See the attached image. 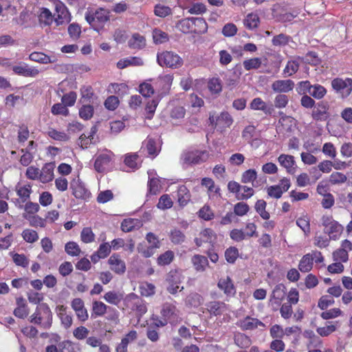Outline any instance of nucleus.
I'll return each instance as SVG.
<instances>
[{
    "label": "nucleus",
    "mask_w": 352,
    "mask_h": 352,
    "mask_svg": "<svg viewBox=\"0 0 352 352\" xmlns=\"http://www.w3.org/2000/svg\"><path fill=\"white\" fill-rule=\"evenodd\" d=\"M29 321L44 330L50 329L53 323V313L46 302L36 306L34 312L30 316Z\"/></svg>",
    "instance_id": "obj_1"
},
{
    "label": "nucleus",
    "mask_w": 352,
    "mask_h": 352,
    "mask_svg": "<svg viewBox=\"0 0 352 352\" xmlns=\"http://www.w3.org/2000/svg\"><path fill=\"white\" fill-rule=\"evenodd\" d=\"M85 17L91 28L99 32L110 20V11L102 8L91 9L86 12Z\"/></svg>",
    "instance_id": "obj_2"
},
{
    "label": "nucleus",
    "mask_w": 352,
    "mask_h": 352,
    "mask_svg": "<svg viewBox=\"0 0 352 352\" xmlns=\"http://www.w3.org/2000/svg\"><path fill=\"white\" fill-rule=\"evenodd\" d=\"M210 157V153L206 150L191 148L185 151L182 154L184 163L189 165H197L206 162Z\"/></svg>",
    "instance_id": "obj_3"
},
{
    "label": "nucleus",
    "mask_w": 352,
    "mask_h": 352,
    "mask_svg": "<svg viewBox=\"0 0 352 352\" xmlns=\"http://www.w3.org/2000/svg\"><path fill=\"white\" fill-rule=\"evenodd\" d=\"M157 60L160 65L172 69L179 68L184 64L183 59L177 54L170 51L158 53Z\"/></svg>",
    "instance_id": "obj_4"
},
{
    "label": "nucleus",
    "mask_w": 352,
    "mask_h": 352,
    "mask_svg": "<svg viewBox=\"0 0 352 352\" xmlns=\"http://www.w3.org/2000/svg\"><path fill=\"white\" fill-rule=\"evenodd\" d=\"M124 305L126 308L135 311L136 316L139 318L147 311V307L143 300L133 293L124 298Z\"/></svg>",
    "instance_id": "obj_5"
},
{
    "label": "nucleus",
    "mask_w": 352,
    "mask_h": 352,
    "mask_svg": "<svg viewBox=\"0 0 352 352\" xmlns=\"http://www.w3.org/2000/svg\"><path fill=\"white\" fill-rule=\"evenodd\" d=\"M183 276L178 270H172L166 275V281L168 283L167 291L171 294H176L180 288Z\"/></svg>",
    "instance_id": "obj_6"
},
{
    "label": "nucleus",
    "mask_w": 352,
    "mask_h": 352,
    "mask_svg": "<svg viewBox=\"0 0 352 352\" xmlns=\"http://www.w3.org/2000/svg\"><path fill=\"white\" fill-rule=\"evenodd\" d=\"M291 186L289 178L283 177L280 180L279 184L270 186L267 188V195L272 198L280 199L285 192H287Z\"/></svg>",
    "instance_id": "obj_7"
},
{
    "label": "nucleus",
    "mask_w": 352,
    "mask_h": 352,
    "mask_svg": "<svg viewBox=\"0 0 352 352\" xmlns=\"http://www.w3.org/2000/svg\"><path fill=\"white\" fill-rule=\"evenodd\" d=\"M331 87L333 90L341 94L343 97H347L352 91V78H336L331 81Z\"/></svg>",
    "instance_id": "obj_8"
},
{
    "label": "nucleus",
    "mask_w": 352,
    "mask_h": 352,
    "mask_svg": "<svg viewBox=\"0 0 352 352\" xmlns=\"http://www.w3.org/2000/svg\"><path fill=\"white\" fill-rule=\"evenodd\" d=\"M209 120L214 128L220 130L221 131H223L226 128L230 127L233 123L232 116L227 111L221 112L217 117L210 116Z\"/></svg>",
    "instance_id": "obj_9"
},
{
    "label": "nucleus",
    "mask_w": 352,
    "mask_h": 352,
    "mask_svg": "<svg viewBox=\"0 0 352 352\" xmlns=\"http://www.w3.org/2000/svg\"><path fill=\"white\" fill-rule=\"evenodd\" d=\"M160 151L161 146L157 144L156 140L151 137H147L146 139L143 141L140 152L153 159L158 155Z\"/></svg>",
    "instance_id": "obj_10"
},
{
    "label": "nucleus",
    "mask_w": 352,
    "mask_h": 352,
    "mask_svg": "<svg viewBox=\"0 0 352 352\" xmlns=\"http://www.w3.org/2000/svg\"><path fill=\"white\" fill-rule=\"evenodd\" d=\"M114 154L112 151L106 149L104 151L99 153L94 162V168L98 173H103L110 165Z\"/></svg>",
    "instance_id": "obj_11"
},
{
    "label": "nucleus",
    "mask_w": 352,
    "mask_h": 352,
    "mask_svg": "<svg viewBox=\"0 0 352 352\" xmlns=\"http://www.w3.org/2000/svg\"><path fill=\"white\" fill-rule=\"evenodd\" d=\"M352 250V243L344 239L341 242L340 247L333 251V259L336 262L346 263L349 260V252Z\"/></svg>",
    "instance_id": "obj_12"
},
{
    "label": "nucleus",
    "mask_w": 352,
    "mask_h": 352,
    "mask_svg": "<svg viewBox=\"0 0 352 352\" xmlns=\"http://www.w3.org/2000/svg\"><path fill=\"white\" fill-rule=\"evenodd\" d=\"M110 270L118 275H122L126 270V263L118 253H113L107 261Z\"/></svg>",
    "instance_id": "obj_13"
},
{
    "label": "nucleus",
    "mask_w": 352,
    "mask_h": 352,
    "mask_svg": "<svg viewBox=\"0 0 352 352\" xmlns=\"http://www.w3.org/2000/svg\"><path fill=\"white\" fill-rule=\"evenodd\" d=\"M236 325L243 331H252L259 327H265V324L262 321L250 316L239 320L236 322Z\"/></svg>",
    "instance_id": "obj_14"
},
{
    "label": "nucleus",
    "mask_w": 352,
    "mask_h": 352,
    "mask_svg": "<svg viewBox=\"0 0 352 352\" xmlns=\"http://www.w3.org/2000/svg\"><path fill=\"white\" fill-rule=\"evenodd\" d=\"M206 312L210 314V317L221 316L227 310V305L222 301L212 300L205 305Z\"/></svg>",
    "instance_id": "obj_15"
},
{
    "label": "nucleus",
    "mask_w": 352,
    "mask_h": 352,
    "mask_svg": "<svg viewBox=\"0 0 352 352\" xmlns=\"http://www.w3.org/2000/svg\"><path fill=\"white\" fill-rule=\"evenodd\" d=\"M329 104L327 102L320 101L314 107L311 117L316 121H324L329 117Z\"/></svg>",
    "instance_id": "obj_16"
},
{
    "label": "nucleus",
    "mask_w": 352,
    "mask_h": 352,
    "mask_svg": "<svg viewBox=\"0 0 352 352\" xmlns=\"http://www.w3.org/2000/svg\"><path fill=\"white\" fill-rule=\"evenodd\" d=\"M217 239V234L214 231L209 228L202 230L199 236L195 239V243L197 247H200L203 243L213 244Z\"/></svg>",
    "instance_id": "obj_17"
},
{
    "label": "nucleus",
    "mask_w": 352,
    "mask_h": 352,
    "mask_svg": "<svg viewBox=\"0 0 352 352\" xmlns=\"http://www.w3.org/2000/svg\"><path fill=\"white\" fill-rule=\"evenodd\" d=\"M67 309V307L63 305H58L55 309L61 324L66 329L70 328L73 324V316L71 313H68Z\"/></svg>",
    "instance_id": "obj_18"
},
{
    "label": "nucleus",
    "mask_w": 352,
    "mask_h": 352,
    "mask_svg": "<svg viewBox=\"0 0 352 352\" xmlns=\"http://www.w3.org/2000/svg\"><path fill=\"white\" fill-rule=\"evenodd\" d=\"M56 17L54 19V21L56 23V25H60L65 23H69L71 20L70 13L69 12L68 9L61 2H59L56 4L55 7Z\"/></svg>",
    "instance_id": "obj_19"
},
{
    "label": "nucleus",
    "mask_w": 352,
    "mask_h": 352,
    "mask_svg": "<svg viewBox=\"0 0 352 352\" xmlns=\"http://www.w3.org/2000/svg\"><path fill=\"white\" fill-rule=\"evenodd\" d=\"M14 73L24 77H36L39 74V70L36 67H30L28 64L23 63L12 67Z\"/></svg>",
    "instance_id": "obj_20"
},
{
    "label": "nucleus",
    "mask_w": 352,
    "mask_h": 352,
    "mask_svg": "<svg viewBox=\"0 0 352 352\" xmlns=\"http://www.w3.org/2000/svg\"><path fill=\"white\" fill-rule=\"evenodd\" d=\"M16 305V307L13 311L14 316L20 319L27 318L30 313V309L25 299L22 296L17 297Z\"/></svg>",
    "instance_id": "obj_21"
},
{
    "label": "nucleus",
    "mask_w": 352,
    "mask_h": 352,
    "mask_svg": "<svg viewBox=\"0 0 352 352\" xmlns=\"http://www.w3.org/2000/svg\"><path fill=\"white\" fill-rule=\"evenodd\" d=\"M217 287L228 297L234 296L236 294V287L230 276L220 278Z\"/></svg>",
    "instance_id": "obj_22"
},
{
    "label": "nucleus",
    "mask_w": 352,
    "mask_h": 352,
    "mask_svg": "<svg viewBox=\"0 0 352 352\" xmlns=\"http://www.w3.org/2000/svg\"><path fill=\"white\" fill-rule=\"evenodd\" d=\"M278 162L289 174L293 175L296 172V162L293 155L280 154L278 157Z\"/></svg>",
    "instance_id": "obj_23"
},
{
    "label": "nucleus",
    "mask_w": 352,
    "mask_h": 352,
    "mask_svg": "<svg viewBox=\"0 0 352 352\" xmlns=\"http://www.w3.org/2000/svg\"><path fill=\"white\" fill-rule=\"evenodd\" d=\"M32 185L27 182L24 184H18L15 186V192L19 197L20 201L23 204L28 201L32 192Z\"/></svg>",
    "instance_id": "obj_24"
},
{
    "label": "nucleus",
    "mask_w": 352,
    "mask_h": 352,
    "mask_svg": "<svg viewBox=\"0 0 352 352\" xmlns=\"http://www.w3.org/2000/svg\"><path fill=\"white\" fill-rule=\"evenodd\" d=\"M294 83L292 80H278L272 85V89L277 93H287L294 89Z\"/></svg>",
    "instance_id": "obj_25"
},
{
    "label": "nucleus",
    "mask_w": 352,
    "mask_h": 352,
    "mask_svg": "<svg viewBox=\"0 0 352 352\" xmlns=\"http://www.w3.org/2000/svg\"><path fill=\"white\" fill-rule=\"evenodd\" d=\"M55 164L54 163L45 164L40 170L39 181L43 184L48 183L54 179V170Z\"/></svg>",
    "instance_id": "obj_26"
},
{
    "label": "nucleus",
    "mask_w": 352,
    "mask_h": 352,
    "mask_svg": "<svg viewBox=\"0 0 352 352\" xmlns=\"http://www.w3.org/2000/svg\"><path fill=\"white\" fill-rule=\"evenodd\" d=\"M191 263L194 269L199 272H204L209 265L208 258L201 254H195L192 256Z\"/></svg>",
    "instance_id": "obj_27"
},
{
    "label": "nucleus",
    "mask_w": 352,
    "mask_h": 352,
    "mask_svg": "<svg viewBox=\"0 0 352 352\" xmlns=\"http://www.w3.org/2000/svg\"><path fill=\"white\" fill-rule=\"evenodd\" d=\"M177 202L181 207L186 206L190 201L191 195L190 190L185 185L178 187L177 191Z\"/></svg>",
    "instance_id": "obj_28"
},
{
    "label": "nucleus",
    "mask_w": 352,
    "mask_h": 352,
    "mask_svg": "<svg viewBox=\"0 0 352 352\" xmlns=\"http://www.w3.org/2000/svg\"><path fill=\"white\" fill-rule=\"evenodd\" d=\"M128 46L133 50L143 49L146 46V38L139 33H134L128 41Z\"/></svg>",
    "instance_id": "obj_29"
},
{
    "label": "nucleus",
    "mask_w": 352,
    "mask_h": 352,
    "mask_svg": "<svg viewBox=\"0 0 352 352\" xmlns=\"http://www.w3.org/2000/svg\"><path fill=\"white\" fill-rule=\"evenodd\" d=\"M286 296V287L283 284L276 285L271 295V301L276 304H280Z\"/></svg>",
    "instance_id": "obj_30"
},
{
    "label": "nucleus",
    "mask_w": 352,
    "mask_h": 352,
    "mask_svg": "<svg viewBox=\"0 0 352 352\" xmlns=\"http://www.w3.org/2000/svg\"><path fill=\"white\" fill-rule=\"evenodd\" d=\"M103 298L107 302L116 306H118L123 300H124L123 294L115 290L106 292Z\"/></svg>",
    "instance_id": "obj_31"
},
{
    "label": "nucleus",
    "mask_w": 352,
    "mask_h": 352,
    "mask_svg": "<svg viewBox=\"0 0 352 352\" xmlns=\"http://www.w3.org/2000/svg\"><path fill=\"white\" fill-rule=\"evenodd\" d=\"M173 80V74H166L158 77L156 84L161 88L162 94H166L169 91Z\"/></svg>",
    "instance_id": "obj_32"
},
{
    "label": "nucleus",
    "mask_w": 352,
    "mask_h": 352,
    "mask_svg": "<svg viewBox=\"0 0 352 352\" xmlns=\"http://www.w3.org/2000/svg\"><path fill=\"white\" fill-rule=\"evenodd\" d=\"M144 64L142 60L136 56H131L120 59L116 64L120 69H123L129 66H141Z\"/></svg>",
    "instance_id": "obj_33"
},
{
    "label": "nucleus",
    "mask_w": 352,
    "mask_h": 352,
    "mask_svg": "<svg viewBox=\"0 0 352 352\" xmlns=\"http://www.w3.org/2000/svg\"><path fill=\"white\" fill-rule=\"evenodd\" d=\"M314 265V258L310 254H305L300 260L298 269L301 272L305 273L310 272Z\"/></svg>",
    "instance_id": "obj_34"
},
{
    "label": "nucleus",
    "mask_w": 352,
    "mask_h": 352,
    "mask_svg": "<svg viewBox=\"0 0 352 352\" xmlns=\"http://www.w3.org/2000/svg\"><path fill=\"white\" fill-rule=\"evenodd\" d=\"M303 336L308 340V347L316 348L322 346V340L312 330H305L303 333Z\"/></svg>",
    "instance_id": "obj_35"
},
{
    "label": "nucleus",
    "mask_w": 352,
    "mask_h": 352,
    "mask_svg": "<svg viewBox=\"0 0 352 352\" xmlns=\"http://www.w3.org/2000/svg\"><path fill=\"white\" fill-rule=\"evenodd\" d=\"M338 324V321L327 322L326 326L318 327L316 332L321 337H327L337 330Z\"/></svg>",
    "instance_id": "obj_36"
},
{
    "label": "nucleus",
    "mask_w": 352,
    "mask_h": 352,
    "mask_svg": "<svg viewBox=\"0 0 352 352\" xmlns=\"http://www.w3.org/2000/svg\"><path fill=\"white\" fill-rule=\"evenodd\" d=\"M203 297L196 292L189 294L185 299V305L188 307L197 308L203 302Z\"/></svg>",
    "instance_id": "obj_37"
},
{
    "label": "nucleus",
    "mask_w": 352,
    "mask_h": 352,
    "mask_svg": "<svg viewBox=\"0 0 352 352\" xmlns=\"http://www.w3.org/2000/svg\"><path fill=\"white\" fill-rule=\"evenodd\" d=\"M193 34H204L208 30V24L202 17H192Z\"/></svg>",
    "instance_id": "obj_38"
},
{
    "label": "nucleus",
    "mask_w": 352,
    "mask_h": 352,
    "mask_svg": "<svg viewBox=\"0 0 352 352\" xmlns=\"http://www.w3.org/2000/svg\"><path fill=\"white\" fill-rule=\"evenodd\" d=\"M234 344L241 349H247L252 344L250 338L241 332H236L234 333Z\"/></svg>",
    "instance_id": "obj_39"
},
{
    "label": "nucleus",
    "mask_w": 352,
    "mask_h": 352,
    "mask_svg": "<svg viewBox=\"0 0 352 352\" xmlns=\"http://www.w3.org/2000/svg\"><path fill=\"white\" fill-rule=\"evenodd\" d=\"M250 108L252 110H260L265 114H270L272 108L269 107L266 102L261 98H254L250 104Z\"/></svg>",
    "instance_id": "obj_40"
},
{
    "label": "nucleus",
    "mask_w": 352,
    "mask_h": 352,
    "mask_svg": "<svg viewBox=\"0 0 352 352\" xmlns=\"http://www.w3.org/2000/svg\"><path fill=\"white\" fill-rule=\"evenodd\" d=\"M175 253L172 250H166L160 254L157 258V264L159 266H166L170 265L175 259Z\"/></svg>",
    "instance_id": "obj_41"
},
{
    "label": "nucleus",
    "mask_w": 352,
    "mask_h": 352,
    "mask_svg": "<svg viewBox=\"0 0 352 352\" xmlns=\"http://www.w3.org/2000/svg\"><path fill=\"white\" fill-rule=\"evenodd\" d=\"M29 59L32 61L37 62L42 64L53 63L55 59H52L50 56L40 52H34L29 56Z\"/></svg>",
    "instance_id": "obj_42"
},
{
    "label": "nucleus",
    "mask_w": 352,
    "mask_h": 352,
    "mask_svg": "<svg viewBox=\"0 0 352 352\" xmlns=\"http://www.w3.org/2000/svg\"><path fill=\"white\" fill-rule=\"evenodd\" d=\"M176 28L184 34H193L192 17L179 21L176 24Z\"/></svg>",
    "instance_id": "obj_43"
},
{
    "label": "nucleus",
    "mask_w": 352,
    "mask_h": 352,
    "mask_svg": "<svg viewBox=\"0 0 352 352\" xmlns=\"http://www.w3.org/2000/svg\"><path fill=\"white\" fill-rule=\"evenodd\" d=\"M108 309H110L111 308L101 301L95 300L92 303L91 316L94 317L103 316L107 311Z\"/></svg>",
    "instance_id": "obj_44"
},
{
    "label": "nucleus",
    "mask_w": 352,
    "mask_h": 352,
    "mask_svg": "<svg viewBox=\"0 0 352 352\" xmlns=\"http://www.w3.org/2000/svg\"><path fill=\"white\" fill-rule=\"evenodd\" d=\"M177 308L176 306L171 303H164L161 310V315L167 322L172 318H175L177 316L176 314Z\"/></svg>",
    "instance_id": "obj_45"
},
{
    "label": "nucleus",
    "mask_w": 352,
    "mask_h": 352,
    "mask_svg": "<svg viewBox=\"0 0 352 352\" xmlns=\"http://www.w3.org/2000/svg\"><path fill=\"white\" fill-rule=\"evenodd\" d=\"M267 202L263 199H258L255 203L254 208L256 212L264 220H269L270 212L266 210Z\"/></svg>",
    "instance_id": "obj_46"
},
{
    "label": "nucleus",
    "mask_w": 352,
    "mask_h": 352,
    "mask_svg": "<svg viewBox=\"0 0 352 352\" xmlns=\"http://www.w3.org/2000/svg\"><path fill=\"white\" fill-rule=\"evenodd\" d=\"M259 23L260 19L258 15L253 12L248 14L244 20V25L249 30L257 28Z\"/></svg>",
    "instance_id": "obj_47"
},
{
    "label": "nucleus",
    "mask_w": 352,
    "mask_h": 352,
    "mask_svg": "<svg viewBox=\"0 0 352 352\" xmlns=\"http://www.w3.org/2000/svg\"><path fill=\"white\" fill-rule=\"evenodd\" d=\"M343 231V226L338 221L333 222L330 226L328 227V234L329 238L333 240L338 239Z\"/></svg>",
    "instance_id": "obj_48"
},
{
    "label": "nucleus",
    "mask_w": 352,
    "mask_h": 352,
    "mask_svg": "<svg viewBox=\"0 0 352 352\" xmlns=\"http://www.w3.org/2000/svg\"><path fill=\"white\" fill-rule=\"evenodd\" d=\"M169 239L173 244L179 245L185 241L186 236L180 230L174 228L169 233Z\"/></svg>",
    "instance_id": "obj_49"
},
{
    "label": "nucleus",
    "mask_w": 352,
    "mask_h": 352,
    "mask_svg": "<svg viewBox=\"0 0 352 352\" xmlns=\"http://www.w3.org/2000/svg\"><path fill=\"white\" fill-rule=\"evenodd\" d=\"M300 57H298L297 59L290 60L287 62L285 69H283V73L288 76H291L293 74H296L299 69V62L298 60Z\"/></svg>",
    "instance_id": "obj_50"
},
{
    "label": "nucleus",
    "mask_w": 352,
    "mask_h": 352,
    "mask_svg": "<svg viewBox=\"0 0 352 352\" xmlns=\"http://www.w3.org/2000/svg\"><path fill=\"white\" fill-rule=\"evenodd\" d=\"M54 16L52 12L47 8H42L41 13L38 15V21L41 24L44 25H50L52 23Z\"/></svg>",
    "instance_id": "obj_51"
},
{
    "label": "nucleus",
    "mask_w": 352,
    "mask_h": 352,
    "mask_svg": "<svg viewBox=\"0 0 352 352\" xmlns=\"http://www.w3.org/2000/svg\"><path fill=\"white\" fill-rule=\"evenodd\" d=\"M346 180V175L341 172H333L329 177V182L331 185H341L344 184Z\"/></svg>",
    "instance_id": "obj_52"
},
{
    "label": "nucleus",
    "mask_w": 352,
    "mask_h": 352,
    "mask_svg": "<svg viewBox=\"0 0 352 352\" xmlns=\"http://www.w3.org/2000/svg\"><path fill=\"white\" fill-rule=\"evenodd\" d=\"M159 104L157 99H153L149 100L145 107V118L151 120L155 114L157 107Z\"/></svg>",
    "instance_id": "obj_53"
},
{
    "label": "nucleus",
    "mask_w": 352,
    "mask_h": 352,
    "mask_svg": "<svg viewBox=\"0 0 352 352\" xmlns=\"http://www.w3.org/2000/svg\"><path fill=\"white\" fill-rule=\"evenodd\" d=\"M148 192L150 195H155L160 192L161 181L158 178L153 177L148 182Z\"/></svg>",
    "instance_id": "obj_54"
},
{
    "label": "nucleus",
    "mask_w": 352,
    "mask_h": 352,
    "mask_svg": "<svg viewBox=\"0 0 352 352\" xmlns=\"http://www.w3.org/2000/svg\"><path fill=\"white\" fill-rule=\"evenodd\" d=\"M153 12L155 16L161 18H165L172 14V10L169 6L160 3L155 6Z\"/></svg>",
    "instance_id": "obj_55"
},
{
    "label": "nucleus",
    "mask_w": 352,
    "mask_h": 352,
    "mask_svg": "<svg viewBox=\"0 0 352 352\" xmlns=\"http://www.w3.org/2000/svg\"><path fill=\"white\" fill-rule=\"evenodd\" d=\"M261 64V58L258 57L246 59L243 62V67L246 71L258 69Z\"/></svg>",
    "instance_id": "obj_56"
},
{
    "label": "nucleus",
    "mask_w": 352,
    "mask_h": 352,
    "mask_svg": "<svg viewBox=\"0 0 352 352\" xmlns=\"http://www.w3.org/2000/svg\"><path fill=\"white\" fill-rule=\"evenodd\" d=\"M138 159L139 155L137 153H127L124 155V163L131 168L137 169Z\"/></svg>",
    "instance_id": "obj_57"
},
{
    "label": "nucleus",
    "mask_w": 352,
    "mask_h": 352,
    "mask_svg": "<svg viewBox=\"0 0 352 352\" xmlns=\"http://www.w3.org/2000/svg\"><path fill=\"white\" fill-rule=\"evenodd\" d=\"M173 206V201H172L170 197L168 194L162 195L158 201L157 204V208L160 210H166L172 208Z\"/></svg>",
    "instance_id": "obj_58"
},
{
    "label": "nucleus",
    "mask_w": 352,
    "mask_h": 352,
    "mask_svg": "<svg viewBox=\"0 0 352 352\" xmlns=\"http://www.w3.org/2000/svg\"><path fill=\"white\" fill-rule=\"evenodd\" d=\"M72 188L73 195L77 199H85L88 196V190L81 184L72 185Z\"/></svg>",
    "instance_id": "obj_59"
},
{
    "label": "nucleus",
    "mask_w": 352,
    "mask_h": 352,
    "mask_svg": "<svg viewBox=\"0 0 352 352\" xmlns=\"http://www.w3.org/2000/svg\"><path fill=\"white\" fill-rule=\"evenodd\" d=\"M198 217L205 221H210L214 217V214L208 205H204L201 208L198 212Z\"/></svg>",
    "instance_id": "obj_60"
},
{
    "label": "nucleus",
    "mask_w": 352,
    "mask_h": 352,
    "mask_svg": "<svg viewBox=\"0 0 352 352\" xmlns=\"http://www.w3.org/2000/svg\"><path fill=\"white\" fill-rule=\"evenodd\" d=\"M94 113V107L91 104H84L79 109V116L85 120H90L93 117Z\"/></svg>",
    "instance_id": "obj_61"
},
{
    "label": "nucleus",
    "mask_w": 352,
    "mask_h": 352,
    "mask_svg": "<svg viewBox=\"0 0 352 352\" xmlns=\"http://www.w3.org/2000/svg\"><path fill=\"white\" fill-rule=\"evenodd\" d=\"M47 133L54 140L65 142L69 140V136L65 132L57 131L53 128H50Z\"/></svg>",
    "instance_id": "obj_62"
},
{
    "label": "nucleus",
    "mask_w": 352,
    "mask_h": 352,
    "mask_svg": "<svg viewBox=\"0 0 352 352\" xmlns=\"http://www.w3.org/2000/svg\"><path fill=\"white\" fill-rule=\"evenodd\" d=\"M66 253L72 256H78L81 252V250L77 243L74 241L67 242L65 245Z\"/></svg>",
    "instance_id": "obj_63"
},
{
    "label": "nucleus",
    "mask_w": 352,
    "mask_h": 352,
    "mask_svg": "<svg viewBox=\"0 0 352 352\" xmlns=\"http://www.w3.org/2000/svg\"><path fill=\"white\" fill-rule=\"evenodd\" d=\"M208 87L212 94H219L222 91L221 80L219 78H212L209 80Z\"/></svg>",
    "instance_id": "obj_64"
}]
</instances>
